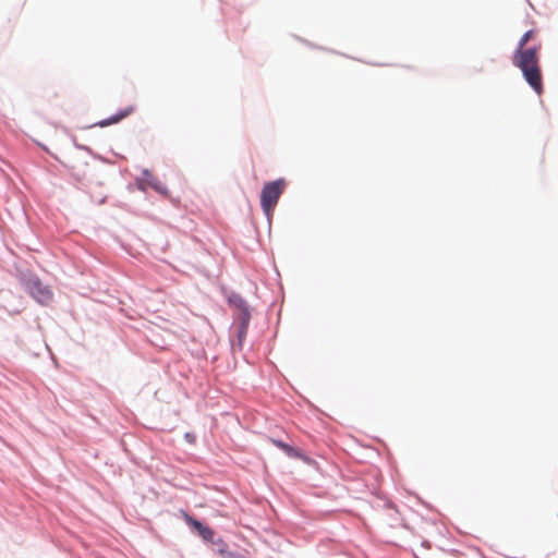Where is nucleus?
I'll return each mask as SVG.
<instances>
[{"instance_id":"nucleus-1","label":"nucleus","mask_w":558,"mask_h":558,"mask_svg":"<svg viewBox=\"0 0 558 558\" xmlns=\"http://www.w3.org/2000/svg\"><path fill=\"white\" fill-rule=\"evenodd\" d=\"M537 31L530 29L520 38L518 47L512 56V63L519 68L523 74V77L533 90L541 95L543 93V78L539 66V51L542 44H534L532 47H526L530 41H533L537 37Z\"/></svg>"},{"instance_id":"nucleus-2","label":"nucleus","mask_w":558,"mask_h":558,"mask_svg":"<svg viewBox=\"0 0 558 558\" xmlns=\"http://www.w3.org/2000/svg\"><path fill=\"white\" fill-rule=\"evenodd\" d=\"M286 189L284 179H277L264 184L260 193V206L265 215L270 218L280 196Z\"/></svg>"},{"instance_id":"nucleus-3","label":"nucleus","mask_w":558,"mask_h":558,"mask_svg":"<svg viewBox=\"0 0 558 558\" xmlns=\"http://www.w3.org/2000/svg\"><path fill=\"white\" fill-rule=\"evenodd\" d=\"M29 294L40 304H48L52 299V293L44 287L38 280H31L27 286Z\"/></svg>"},{"instance_id":"nucleus-4","label":"nucleus","mask_w":558,"mask_h":558,"mask_svg":"<svg viewBox=\"0 0 558 558\" xmlns=\"http://www.w3.org/2000/svg\"><path fill=\"white\" fill-rule=\"evenodd\" d=\"M185 521L186 523L193 527L197 533L198 535L206 542H213L214 541V536H215V532L211 527H209L208 525H205L203 524L201 521L190 517V515H185Z\"/></svg>"},{"instance_id":"nucleus-5","label":"nucleus","mask_w":558,"mask_h":558,"mask_svg":"<svg viewBox=\"0 0 558 558\" xmlns=\"http://www.w3.org/2000/svg\"><path fill=\"white\" fill-rule=\"evenodd\" d=\"M133 111H134V107L130 106L123 110H120L117 114H114L108 119L99 121L97 123V125H99L100 128H105V126L118 123L121 120H123L124 118L129 117Z\"/></svg>"},{"instance_id":"nucleus-6","label":"nucleus","mask_w":558,"mask_h":558,"mask_svg":"<svg viewBox=\"0 0 558 558\" xmlns=\"http://www.w3.org/2000/svg\"><path fill=\"white\" fill-rule=\"evenodd\" d=\"M271 442H272L276 447H278V448H280L281 450H283V451H284V453H286L288 457H290V458H293V459H302V458H303L302 453H301L298 449H295L294 447H292V446H290V445H288V444H286V442H283V441H281V440L271 439Z\"/></svg>"},{"instance_id":"nucleus-7","label":"nucleus","mask_w":558,"mask_h":558,"mask_svg":"<svg viewBox=\"0 0 558 558\" xmlns=\"http://www.w3.org/2000/svg\"><path fill=\"white\" fill-rule=\"evenodd\" d=\"M90 170V167L87 162H84V163H81V165H76V166H73L71 168V171H72V175L77 180V181H84L87 179L88 177V172Z\"/></svg>"},{"instance_id":"nucleus-8","label":"nucleus","mask_w":558,"mask_h":558,"mask_svg":"<svg viewBox=\"0 0 558 558\" xmlns=\"http://www.w3.org/2000/svg\"><path fill=\"white\" fill-rule=\"evenodd\" d=\"M241 305L239 308L238 318L241 320V333L246 331V327L250 320V312L246 306H244L243 301H240Z\"/></svg>"},{"instance_id":"nucleus-9","label":"nucleus","mask_w":558,"mask_h":558,"mask_svg":"<svg viewBox=\"0 0 558 558\" xmlns=\"http://www.w3.org/2000/svg\"><path fill=\"white\" fill-rule=\"evenodd\" d=\"M218 543L221 545V548L219 549V554L223 557V558H235V554L229 551L226 549L227 545L223 543L222 539H219Z\"/></svg>"}]
</instances>
